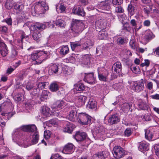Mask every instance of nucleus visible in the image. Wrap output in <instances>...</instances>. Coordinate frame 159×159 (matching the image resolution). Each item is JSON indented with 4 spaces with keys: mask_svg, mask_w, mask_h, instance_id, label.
<instances>
[{
    "mask_svg": "<svg viewBox=\"0 0 159 159\" xmlns=\"http://www.w3.org/2000/svg\"><path fill=\"white\" fill-rule=\"evenodd\" d=\"M48 9V7L45 2L40 1L36 2L35 5L31 7V11L33 14L36 13L40 14L44 13Z\"/></svg>",
    "mask_w": 159,
    "mask_h": 159,
    "instance_id": "nucleus-1",
    "label": "nucleus"
},
{
    "mask_svg": "<svg viewBox=\"0 0 159 159\" xmlns=\"http://www.w3.org/2000/svg\"><path fill=\"white\" fill-rule=\"evenodd\" d=\"M83 24L80 20H75L72 22L71 30L75 33L79 34L83 30Z\"/></svg>",
    "mask_w": 159,
    "mask_h": 159,
    "instance_id": "nucleus-2",
    "label": "nucleus"
},
{
    "mask_svg": "<svg viewBox=\"0 0 159 159\" xmlns=\"http://www.w3.org/2000/svg\"><path fill=\"white\" fill-rule=\"evenodd\" d=\"M112 153L114 157L116 159H120L124 156L125 150L121 147L116 146L113 149Z\"/></svg>",
    "mask_w": 159,
    "mask_h": 159,
    "instance_id": "nucleus-3",
    "label": "nucleus"
},
{
    "mask_svg": "<svg viewBox=\"0 0 159 159\" xmlns=\"http://www.w3.org/2000/svg\"><path fill=\"white\" fill-rule=\"evenodd\" d=\"M79 122L84 125L89 124L91 122V117L85 113H81L79 115Z\"/></svg>",
    "mask_w": 159,
    "mask_h": 159,
    "instance_id": "nucleus-4",
    "label": "nucleus"
},
{
    "mask_svg": "<svg viewBox=\"0 0 159 159\" xmlns=\"http://www.w3.org/2000/svg\"><path fill=\"white\" fill-rule=\"evenodd\" d=\"M84 80L89 84H94L96 82V79L93 72L85 73Z\"/></svg>",
    "mask_w": 159,
    "mask_h": 159,
    "instance_id": "nucleus-5",
    "label": "nucleus"
},
{
    "mask_svg": "<svg viewBox=\"0 0 159 159\" xmlns=\"http://www.w3.org/2000/svg\"><path fill=\"white\" fill-rule=\"evenodd\" d=\"M74 146L71 143H68L63 147L62 152L66 154H70L74 152Z\"/></svg>",
    "mask_w": 159,
    "mask_h": 159,
    "instance_id": "nucleus-6",
    "label": "nucleus"
},
{
    "mask_svg": "<svg viewBox=\"0 0 159 159\" xmlns=\"http://www.w3.org/2000/svg\"><path fill=\"white\" fill-rule=\"evenodd\" d=\"M48 22H46L44 24L39 23H36L35 24L32 25L30 27L31 30H43L44 29L46 26L47 24L48 25Z\"/></svg>",
    "mask_w": 159,
    "mask_h": 159,
    "instance_id": "nucleus-7",
    "label": "nucleus"
},
{
    "mask_svg": "<svg viewBox=\"0 0 159 159\" xmlns=\"http://www.w3.org/2000/svg\"><path fill=\"white\" fill-rule=\"evenodd\" d=\"M37 129L35 125H23L20 127L19 129L24 131L34 132Z\"/></svg>",
    "mask_w": 159,
    "mask_h": 159,
    "instance_id": "nucleus-8",
    "label": "nucleus"
},
{
    "mask_svg": "<svg viewBox=\"0 0 159 159\" xmlns=\"http://www.w3.org/2000/svg\"><path fill=\"white\" fill-rule=\"evenodd\" d=\"M121 70V65L119 62H117L114 63L112 68V73L116 75L118 74Z\"/></svg>",
    "mask_w": 159,
    "mask_h": 159,
    "instance_id": "nucleus-9",
    "label": "nucleus"
},
{
    "mask_svg": "<svg viewBox=\"0 0 159 159\" xmlns=\"http://www.w3.org/2000/svg\"><path fill=\"white\" fill-rule=\"evenodd\" d=\"M14 7L16 13H21V14L23 13L22 11L24 8V5L22 2H18L15 3Z\"/></svg>",
    "mask_w": 159,
    "mask_h": 159,
    "instance_id": "nucleus-10",
    "label": "nucleus"
},
{
    "mask_svg": "<svg viewBox=\"0 0 159 159\" xmlns=\"http://www.w3.org/2000/svg\"><path fill=\"white\" fill-rule=\"evenodd\" d=\"M0 53L3 57L6 56L8 53L7 48L0 38Z\"/></svg>",
    "mask_w": 159,
    "mask_h": 159,
    "instance_id": "nucleus-11",
    "label": "nucleus"
},
{
    "mask_svg": "<svg viewBox=\"0 0 159 159\" xmlns=\"http://www.w3.org/2000/svg\"><path fill=\"white\" fill-rule=\"evenodd\" d=\"M110 2L109 1H102L98 5V8L102 10L109 11L110 9Z\"/></svg>",
    "mask_w": 159,
    "mask_h": 159,
    "instance_id": "nucleus-12",
    "label": "nucleus"
},
{
    "mask_svg": "<svg viewBox=\"0 0 159 159\" xmlns=\"http://www.w3.org/2000/svg\"><path fill=\"white\" fill-rule=\"evenodd\" d=\"M71 111L70 112L69 115L67 116V118L70 121H74L76 116L77 112L76 111L75 108L74 106L69 107Z\"/></svg>",
    "mask_w": 159,
    "mask_h": 159,
    "instance_id": "nucleus-13",
    "label": "nucleus"
},
{
    "mask_svg": "<svg viewBox=\"0 0 159 159\" xmlns=\"http://www.w3.org/2000/svg\"><path fill=\"white\" fill-rule=\"evenodd\" d=\"M144 84L143 82L134 84L132 88L134 91L139 92L142 91L144 89Z\"/></svg>",
    "mask_w": 159,
    "mask_h": 159,
    "instance_id": "nucleus-14",
    "label": "nucleus"
},
{
    "mask_svg": "<svg viewBox=\"0 0 159 159\" xmlns=\"http://www.w3.org/2000/svg\"><path fill=\"white\" fill-rule=\"evenodd\" d=\"M34 132L33 134L31 144L29 145H24L25 147L27 148L30 145L36 144L38 142L39 138L38 133L37 132L36 130Z\"/></svg>",
    "mask_w": 159,
    "mask_h": 159,
    "instance_id": "nucleus-15",
    "label": "nucleus"
},
{
    "mask_svg": "<svg viewBox=\"0 0 159 159\" xmlns=\"http://www.w3.org/2000/svg\"><path fill=\"white\" fill-rule=\"evenodd\" d=\"M86 136V134L85 132L80 133L78 132L76 133L74 138L77 141H81L84 139Z\"/></svg>",
    "mask_w": 159,
    "mask_h": 159,
    "instance_id": "nucleus-16",
    "label": "nucleus"
},
{
    "mask_svg": "<svg viewBox=\"0 0 159 159\" xmlns=\"http://www.w3.org/2000/svg\"><path fill=\"white\" fill-rule=\"evenodd\" d=\"M90 56L89 55H85L83 56L82 59V64L85 65L87 67L89 66L90 63Z\"/></svg>",
    "mask_w": 159,
    "mask_h": 159,
    "instance_id": "nucleus-17",
    "label": "nucleus"
},
{
    "mask_svg": "<svg viewBox=\"0 0 159 159\" xmlns=\"http://www.w3.org/2000/svg\"><path fill=\"white\" fill-rule=\"evenodd\" d=\"M75 128V125H73L72 123L69 122L66 123V126L64 128L63 131L65 132L71 133L73 130V129Z\"/></svg>",
    "mask_w": 159,
    "mask_h": 159,
    "instance_id": "nucleus-18",
    "label": "nucleus"
},
{
    "mask_svg": "<svg viewBox=\"0 0 159 159\" xmlns=\"http://www.w3.org/2000/svg\"><path fill=\"white\" fill-rule=\"evenodd\" d=\"M107 22L104 19H101L96 22V25L102 29H104L106 27Z\"/></svg>",
    "mask_w": 159,
    "mask_h": 159,
    "instance_id": "nucleus-19",
    "label": "nucleus"
},
{
    "mask_svg": "<svg viewBox=\"0 0 159 159\" xmlns=\"http://www.w3.org/2000/svg\"><path fill=\"white\" fill-rule=\"evenodd\" d=\"M48 52L46 51H41L38 52L39 60L41 61H43L47 58Z\"/></svg>",
    "mask_w": 159,
    "mask_h": 159,
    "instance_id": "nucleus-20",
    "label": "nucleus"
},
{
    "mask_svg": "<svg viewBox=\"0 0 159 159\" xmlns=\"http://www.w3.org/2000/svg\"><path fill=\"white\" fill-rule=\"evenodd\" d=\"M154 35L152 32L150 30H148L143 38V39L147 43L149 40L154 38Z\"/></svg>",
    "mask_w": 159,
    "mask_h": 159,
    "instance_id": "nucleus-21",
    "label": "nucleus"
},
{
    "mask_svg": "<svg viewBox=\"0 0 159 159\" xmlns=\"http://www.w3.org/2000/svg\"><path fill=\"white\" fill-rule=\"evenodd\" d=\"M120 120L118 117L115 115H113L111 116L108 120V123L111 125L117 123Z\"/></svg>",
    "mask_w": 159,
    "mask_h": 159,
    "instance_id": "nucleus-22",
    "label": "nucleus"
},
{
    "mask_svg": "<svg viewBox=\"0 0 159 159\" xmlns=\"http://www.w3.org/2000/svg\"><path fill=\"white\" fill-rule=\"evenodd\" d=\"M149 149V144L146 142L141 143L139 147V149L142 152L148 151Z\"/></svg>",
    "mask_w": 159,
    "mask_h": 159,
    "instance_id": "nucleus-23",
    "label": "nucleus"
},
{
    "mask_svg": "<svg viewBox=\"0 0 159 159\" xmlns=\"http://www.w3.org/2000/svg\"><path fill=\"white\" fill-rule=\"evenodd\" d=\"M107 152H102L94 154L93 156V159H106Z\"/></svg>",
    "mask_w": 159,
    "mask_h": 159,
    "instance_id": "nucleus-24",
    "label": "nucleus"
},
{
    "mask_svg": "<svg viewBox=\"0 0 159 159\" xmlns=\"http://www.w3.org/2000/svg\"><path fill=\"white\" fill-rule=\"evenodd\" d=\"M59 88V86L56 82L52 83L49 85V89L52 92H55L57 91Z\"/></svg>",
    "mask_w": 159,
    "mask_h": 159,
    "instance_id": "nucleus-25",
    "label": "nucleus"
},
{
    "mask_svg": "<svg viewBox=\"0 0 159 159\" xmlns=\"http://www.w3.org/2000/svg\"><path fill=\"white\" fill-rule=\"evenodd\" d=\"M41 113L44 116H49L50 115V108L46 106H43L41 109Z\"/></svg>",
    "mask_w": 159,
    "mask_h": 159,
    "instance_id": "nucleus-26",
    "label": "nucleus"
},
{
    "mask_svg": "<svg viewBox=\"0 0 159 159\" xmlns=\"http://www.w3.org/2000/svg\"><path fill=\"white\" fill-rule=\"evenodd\" d=\"M58 66L57 65L53 64L50 66L48 72L50 75L56 73L58 71Z\"/></svg>",
    "mask_w": 159,
    "mask_h": 159,
    "instance_id": "nucleus-27",
    "label": "nucleus"
},
{
    "mask_svg": "<svg viewBox=\"0 0 159 159\" xmlns=\"http://www.w3.org/2000/svg\"><path fill=\"white\" fill-rule=\"evenodd\" d=\"M55 107L57 108H60L62 107H64L67 105V103L63 100H59L57 101L54 104Z\"/></svg>",
    "mask_w": 159,
    "mask_h": 159,
    "instance_id": "nucleus-28",
    "label": "nucleus"
},
{
    "mask_svg": "<svg viewBox=\"0 0 159 159\" xmlns=\"http://www.w3.org/2000/svg\"><path fill=\"white\" fill-rule=\"evenodd\" d=\"M109 73L107 72V74H103L98 73V77L99 80L101 81L106 82L107 81L108 79V75Z\"/></svg>",
    "mask_w": 159,
    "mask_h": 159,
    "instance_id": "nucleus-29",
    "label": "nucleus"
},
{
    "mask_svg": "<svg viewBox=\"0 0 159 159\" xmlns=\"http://www.w3.org/2000/svg\"><path fill=\"white\" fill-rule=\"evenodd\" d=\"M34 31L33 37L34 40L38 41L40 39L41 37V34L37 30H32Z\"/></svg>",
    "mask_w": 159,
    "mask_h": 159,
    "instance_id": "nucleus-30",
    "label": "nucleus"
},
{
    "mask_svg": "<svg viewBox=\"0 0 159 159\" xmlns=\"http://www.w3.org/2000/svg\"><path fill=\"white\" fill-rule=\"evenodd\" d=\"M132 106V105L128 103H125L121 106V108L123 111L127 112L129 111Z\"/></svg>",
    "mask_w": 159,
    "mask_h": 159,
    "instance_id": "nucleus-31",
    "label": "nucleus"
},
{
    "mask_svg": "<svg viewBox=\"0 0 159 159\" xmlns=\"http://www.w3.org/2000/svg\"><path fill=\"white\" fill-rule=\"evenodd\" d=\"M69 49L67 46H64L62 47L60 49V53L63 55H65L68 53Z\"/></svg>",
    "mask_w": 159,
    "mask_h": 159,
    "instance_id": "nucleus-32",
    "label": "nucleus"
},
{
    "mask_svg": "<svg viewBox=\"0 0 159 159\" xmlns=\"http://www.w3.org/2000/svg\"><path fill=\"white\" fill-rule=\"evenodd\" d=\"M128 11L129 15L130 17L134 15L135 13V9L134 7L131 4L129 5L128 7Z\"/></svg>",
    "mask_w": 159,
    "mask_h": 159,
    "instance_id": "nucleus-33",
    "label": "nucleus"
},
{
    "mask_svg": "<svg viewBox=\"0 0 159 159\" xmlns=\"http://www.w3.org/2000/svg\"><path fill=\"white\" fill-rule=\"evenodd\" d=\"M93 43L92 41L90 40H88L86 42V43L83 44L82 43V46L85 49H87L90 47L92 46Z\"/></svg>",
    "mask_w": 159,
    "mask_h": 159,
    "instance_id": "nucleus-34",
    "label": "nucleus"
},
{
    "mask_svg": "<svg viewBox=\"0 0 159 159\" xmlns=\"http://www.w3.org/2000/svg\"><path fill=\"white\" fill-rule=\"evenodd\" d=\"M87 97L84 96H80L78 97V101L81 105H84L85 102Z\"/></svg>",
    "mask_w": 159,
    "mask_h": 159,
    "instance_id": "nucleus-35",
    "label": "nucleus"
},
{
    "mask_svg": "<svg viewBox=\"0 0 159 159\" xmlns=\"http://www.w3.org/2000/svg\"><path fill=\"white\" fill-rule=\"evenodd\" d=\"M81 8V7L79 6H75L72 10V13L78 15H83L84 13L83 12H81V13L80 14L78 13L79 10H80Z\"/></svg>",
    "mask_w": 159,
    "mask_h": 159,
    "instance_id": "nucleus-36",
    "label": "nucleus"
},
{
    "mask_svg": "<svg viewBox=\"0 0 159 159\" xmlns=\"http://www.w3.org/2000/svg\"><path fill=\"white\" fill-rule=\"evenodd\" d=\"M82 43L80 41L71 43L70 45L72 49L74 50L76 48H77L78 46L81 45H82Z\"/></svg>",
    "mask_w": 159,
    "mask_h": 159,
    "instance_id": "nucleus-37",
    "label": "nucleus"
},
{
    "mask_svg": "<svg viewBox=\"0 0 159 159\" xmlns=\"http://www.w3.org/2000/svg\"><path fill=\"white\" fill-rule=\"evenodd\" d=\"M56 24L57 26L62 27H64L65 25V21L61 19H57V20Z\"/></svg>",
    "mask_w": 159,
    "mask_h": 159,
    "instance_id": "nucleus-38",
    "label": "nucleus"
},
{
    "mask_svg": "<svg viewBox=\"0 0 159 159\" xmlns=\"http://www.w3.org/2000/svg\"><path fill=\"white\" fill-rule=\"evenodd\" d=\"M122 54L123 56L126 57H128L129 56H131L132 54L130 51L127 49H123L122 51Z\"/></svg>",
    "mask_w": 159,
    "mask_h": 159,
    "instance_id": "nucleus-39",
    "label": "nucleus"
},
{
    "mask_svg": "<svg viewBox=\"0 0 159 159\" xmlns=\"http://www.w3.org/2000/svg\"><path fill=\"white\" fill-rule=\"evenodd\" d=\"M145 137L149 140H151L152 138V132L149 130H145Z\"/></svg>",
    "mask_w": 159,
    "mask_h": 159,
    "instance_id": "nucleus-40",
    "label": "nucleus"
},
{
    "mask_svg": "<svg viewBox=\"0 0 159 159\" xmlns=\"http://www.w3.org/2000/svg\"><path fill=\"white\" fill-rule=\"evenodd\" d=\"M75 89L78 91H82L85 89V86L83 83H80L75 86Z\"/></svg>",
    "mask_w": 159,
    "mask_h": 159,
    "instance_id": "nucleus-41",
    "label": "nucleus"
},
{
    "mask_svg": "<svg viewBox=\"0 0 159 159\" xmlns=\"http://www.w3.org/2000/svg\"><path fill=\"white\" fill-rule=\"evenodd\" d=\"M25 36L24 35L22 34L21 36V39H18L17 40V42L20 43V46L19 47H18V46H17L16 47V48L18 49V50H20L23 49V46L22 45V40L23 39L25 38Z\"/></svg>",
    "mask_w": 159,
    "mask_h": 159,
    "instance_id": "nucleus-42",
    "label": "nucleus"
},
{
    "mask_svg": "<svg viewBox=\"0 0 159 159\" xmlns=\"http://www.w3.org/2000/svg\"><path fill=\"white\" fill-rule=\"evenodd\" d=\"M131 69L132 72L136 74H139L140 73V69L138 66H132L131 68Z\"/></svg>",
    "mask_w": 159,
    "mask_h": 159,
    "instance_id": "nucleus-43",
    "label": "nucleus"
},
{
    "mask_svg": "<svg viewBox=\"0 0 159 159\" xmlns=\"http://www.w3.org/2000/svg\"><path fill=\"white\" fill-rule=\"evenodd\" d=\"M13 0H7L6 3V7L8 9H10L13 6Z\"/></svg>",
    "mask_w": 159,
    "mask_h": 159,
    "instance_id": "nucleus-44",
    "label": "nucleus"
},
{
    "mask_svg": "<svg viewBox=\"0 0 159 159\" xmlns=\"http://www.w3.org/2000/svg\"><path fill=\"white\" fill-rule=\"evenodd\" d=\"M97 105L96 102L94 100H91L88 102V107L90 109L95 108Z\"/></svg>",
    "mask_w": 159,
    "mask_h": 159,
    "instance_id": "nucleus-45",
    "label": "nucleus"
},
{
    "mask_svg": "<svg viewBox=\"0 0 159 159\" xmlns=\"http://www.w3.org/2000/svg\"><path fill=\"white\" fill-rule=\"evenodd\" d=\"M31 59L33 61H35L39 59V56H38V52L36 51L34 52L31 54Z\"/></svg>",
    "mask_w": 159,
    "mask_h": 159,
    "instance_id": "nucleus-46",
    "label": "nucleus"
},
{
    "mask_svg": "<svg viewBox=\"0 0 159 159\" xmlns=\"http://www.w3.org/2000/svg\"><path fill=\"white\" fill-rule=\"evenodd\" d=\"M139 110H145L147 109V105L144 102H142L138 105Z\"/></svg>",
    "mask_w": 159,
    "mask_h": 159,
    "instance_id": "nucleus-47",
    "label": "nucleus"
},
{
    "mask_svg": "<svg viewBox=\"0 0 159 159\" xmlns=\"http://www.w3.org/2000/svg\"><path fill=\"white\" fill-rule=\"evenodd\" d=\"M14 114L13 113L6 112H3L1 114V115L3 116H7V118L8 119L11 117Z\"/></svg>",
    "mask_w": 159,
    "mask_h": 159,
    "instance_id": "nucleus-48",
    "label": "nucleus"
},
{
    "mask_svg": "<svg viewBox=\"0 0 159 159\" xmlns=\"http://www.w3.org/2000/svg\"><path fill=\"white\" fill-rule=\"evenodd\" d=\"M46 86L45 83L40 82L39 83L38 85V89L40 91L41 90H42L44 89Z\"/></svg>",
    "mask_w": 159,
    "mask_h": 159,
    "instance_id": "nucleus-49",
    "label": "nucleus"
},
{
    "mask_svg": "<svg viewBox=\"0 0 159 159\" xmlns=\"http://www.w3.org/2000/svg\"><path fill=\"white\" fill-rule=\"evenodd\" d=\"M107 36V34L103 32H100L98 35L99 39H105L106 38Z\"/></svg>",
    "mask_w": 159,
    "mask_h": 159,
    "instance_id": "nucleus-50",
    "label": "nucleus"
},
{
    "mask_svg": "<svg viewBox=\"0 0 159 159\" xmlns=\"http://www.w3.org/2000/svg\"><path fill=\"white\" fill-rule=\"evenodd\" d=\"M58 8L56 7V10L58 13L64 12L65 11L66 7L65 6L62 5H61L59 7V11H58Z\"/></svg>",
    "mask_w": 159,
    "mask_h": 159,
    "instance_id": "nucleus-51",
    "label": "nucleus"
},
{
    "mask_svg": "<svg viewBox=\"0 0 159 159\" xmlns=\"http://www.w3.org/2000/svg\"><path fill=\"white\" fill-rule=\"evenodd\" d=\"M135 40L133 38H132L129 42V45L131 48L134 49L135 48Z\"/></svg>",
    "mask_w": 159,
    "mask_h": 159,
    "instance_id": "nucleus-52",
    "label": "nucleus"
},
{
    "mask_svg": "<svg viewBox=\"0 0 159 159\" xmlns=\"http://www.w3.org/2000/svg\"><path fill=\"white\" fill-rule=\"evenodd\" d=\"M51 133L48 130L45 131L44 132V138L46 139H48L50 137Z\"/></svg>",
    "mask_w": 159,
    "mask_h": 159,
    "instance_id": "nucleus-53",
    "label": "nucleus"
},
{
    "mask_svg": "<svg viewBox=\"0 0 159 159\" xmlns=\"http://www.w3.org/2000/svg\"><path fill=\"white\" fill-rule=\"evenodd\" d=\"M151 119V116L150 115L146 114L144 115L142 117V120L143 121H149Z\"/></svg>",
    "mask_w": 159,
    "mask_h": 159,
    "instance_id": "nucleus-54",
    "label": "nucleus"
},
{
    "mask_svg": "<svg viewBox=\"0 0 159 159\" xmlns=\"http://www.w3.org/2000/svg\"><path fill=\"white\" fill-rule=\"evenodd\" d=\"M154 149L156 155L159 157V144H156L155 145Z\"/></svg>",
    "mask_w": 159,
    "mask_h": 159,
    "instance_id": "nucleus-55",
    "label": "nucleus"
},
{
    "mask_svg": "<svg viewBox=\"0 0 159 159\" xmlns=\"http://www.w3.org/2000/svg\"><path fill=\"white\" fill-rule=\"evenodd\" d=\"M126 40L121 38H119L117 39V42L119 45H122L125 42Z\"/></svg>",
    "mask_w": 159,
    "mask_h": 159,
    "instance_id": "nucleus-56",
    "label": "nucleus"
},
{
    "mask_svg": "<svg viewBox=\"0 0 159 159\" xmlns=\"http://www.w3.org/2000/svg\"><path fill=\"white\" fill-rule=\"evenodd\" d=\"M132 133V129L129 128H127L125 131V135L128 136H130Z\"/></svg>",
    "mask_w": 159,
    "mask_h": 159,
    "instance_id": "nucleus-57",
    "label": "nucleus"
},
{
    "mask_svg": "<svg viewBox=\"0 0 159 159\" xmlns=\"http://www.w3.org/2000/svg\"><path fill=\"white\" fill-rule=\"evenodd\" d=\"M115 11L117 13H122L124 11V9L120 6L116 7Z\"/></svg>",
    "mask_w": 159,
    "mask_h": 159,
    "instance_id": "nucleus-58",
    "label": "nucleus"
},
{
    "mask_svg": "<svg viewBox=\"0 0 159 159\" xmlns=\"http://www.w3.org/2000/svg\"><path fill=\"white\" fill-rule=\"evenodd\" d=\"M18 54V52L16 49H13L12 50L11 56L12 58H14L16 57Z\"/></svg>",
    "mask_w": 159,
    "mask_h": 159,
    "instance_id": "nucleus-59",
    "label": "nucleus"
},
{
    "mask_svg": "<svg viewBox=\"0 0 159 159\" xmlns=\"http://www.w3.org/2000/svg\"><path fill=\"white\" fill-rule=\"evenodd\" d=\"M49 92L46 90H43L42 91V97L45 99L47 98Z\"/></svg>",
    "mask_w": 159,
    "mask_h": 159,
    "instance_id": "nucleus-60",
    "label": "nucleus"
},
{
    "mask_svg": "<svg viewBox=\"0 0 159 159\" xmlns=\"http://www.w3.org/2000/svg\"><path fill=\"white\" fill-rule=\"evenodd\" d=\"M33 84L29 82L27 83L26 85V89L28 90H31L33 89Z\"/></svg>",
    "mask_w": 159,
    "mask_h": 159,
    "instance_id": "nucleus-61",
    "label": "nucleus"
},
{
    "mask_svg": "<svg viewBox=\"0 0 159 159\" xmlns=\"http://www.w3.org/2000/svg\"><path fill=\"white\" fill-rule=\"evenodd\" d=\"M123 0H112V3L115 5H119L122 2Z\"/></svg>",
    "mask_w": 159,
    "mask_h": 159,
    "instance_id": "nucleus-62",
    "label": "nucleus"
},
{
    "mask_svg": "<svg viewBox=\"0 0 159 159\" xmlns=\"http://www.w3.org/2000/svg\"><path fill=\"white\" fill-rule=\"evenodd\" d=\"M146 87L149 90H151L153 88V83L151 82H148Z\"/></svg>",
    "mask_w": 159,
    "mask_h": 159,
    "instance_id": "nucleus-63",
    "label": "nucleus"
},
{
    "mask_svg": "<svg viewBox=\"0 0 159 159\" xmlns=\"http://www.w3.org/2000/svg\"><path fill=\"white\" fill-rule=\"evenodd\" d=\"M61 157V156L57 153L52 154L50 159H57Z\"/></svg>",
    "mask_w": 159,
    "mask_h": 159,
    "instance_id": "nucleus-64",
    "label": "nucleus"
}]
</instances>
